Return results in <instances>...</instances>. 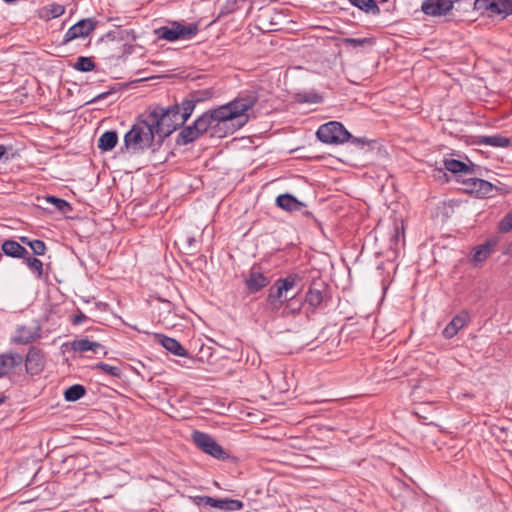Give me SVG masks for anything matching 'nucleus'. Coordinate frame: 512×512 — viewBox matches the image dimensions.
I'll return each mask as SVG.
<instances>
[{
  "mask_svg": "<svg viewBox=\"0 0 512 512\" xmlns=\"http://www.w3.org/2000/svg\"><path fill=\"white\" fill-rule=\"evenodd\" d=\"M258 98L255 93H249L235 98L233 101L209 110L198 117L194 124L201 134L209 129L213 135L217 129L226 128L230 133L242 128L249 120L248 112L256 104Z\"/></svg>",
  "mask_w": 512,
  "mask_h": 512,
  "instance_id": "1",
  "label": "nucleus"
},
{
  "mask_svg": "<svg viewBox=\"0 0 512 512\" xmlns=\"http://www.w3.org/2000/svg\"><path fill=\"white\" fill-rule=\"evenodd\" d=\"M300 281L301 277L295 273L289 274L285 278L277 279L273 286L269 289V293L266 299L270 309L272 311H277L285 304L282 312L283 316L298 314L301 310V304L297 307H294L292 301L294 300L295 295L288 297V293Z\"/></svg>",
  "mask_w": 512,
  "mask_h": 512,
  "instance_id": "2",
  "label": "nucleus"
},
{
  "mask_svg": "<svg viewBox=\"0 0 512 512\" xmlns=\"http://www.w3.org/2000/svg\"><path fill=\"white\" fill-rule=\"evenodd\" d=\"M155 136L153 128L143 114L124 135L121 152L130 156L140 155L152 146Z\"/></svg>",
  "mask_w": 512,
  "mask_h": 512,
  "instance_id": "3",
  "label": "nucleus"
},
{
  "mask_svg": "<svg viewBox=\"0 0 512 512\" xmlns=\"http://www.w3.org/2000/svg\"><path fill=\"white\" fill-rule=\"evenodd\" d=\"M177 109L155 107L144 114L156 136L163 139L171 135L179 126L183 125L177 116Z\"/></svg>",
  "mask_w": 512,
  "mask_h": 512,
  "instance_id": "4",
  "label": "nucleus"
},
{
  "mask_svg": "<svg viewBox=\"0 0 512 512\" xmlns=\"http://www.w3.org/2000/svg\"><path fill=\"white\" fill-rule=\"evenodd\" d=\"M158 39L169 42L176 40H190L198 33V25L191 23L188 25L179 22H173L169 26H163L155 31Z\"/></svg>",
  "mask_w": 512,
  "mask_h": 512,
  "instance_id": "5",
  "label": "nucleus"
},
{
  "mask_svg": "<svg viewBox=\"0 0 512 512\" xmlns=\"http://www.w3.org/2000/svg\"><path fill=\"white\" fill-rule=\"evenodd\" d=\"M317 138L326 144H342L351 138V134L345 127L336 121H331L321 125L317 132Z\"/></svg>",
  "mask_w": 512,
  "mask_h": 512,
  "instance_id": "6",
  "label": "nucleus"
},
{
  "mask_svg": "<svg viewBox=\"0 0 512 512\" xmlns=\"http://www.w3.org/2000/svg\"><path fill=\"white\" fill-rule=\"evenodd\" d=\"M192 439L200 450L216 459L223 460L228 456L224 449L207 433L194 431Z\"/></svg>",
  "mask_w": 512,
  "mask_h": 512,
  "instance_id": "7",
  "label": "nucleus"
},
{
  "mask_svg": "<svg viewBox=\"0 0 512 512\" xmlns=\"http://www.w3.org/2000/svg\"><path fill=\"white\" fill-rule=\"evenodd\" d=\"M474 7L482 13H488L489 16L506 17L512 14V0H478L474 2Z\"/></svg>",
  "mask_w": 512,
  "mask_h": 512,
  "instance_id": "8",
  "label": "nucleus"
},
{
  "mask_svg": "<svg viewBox=\"0 0 512 512\" xmlns=\"http://www.w3.org/2000/svg\"><path fill=\"white\" fill-rule=\"evenodd\" d=\"M453 8L452 0H424L421 11L432 17L444 16Z\"/></svg>",
  "mask_w": 512,
  "mask_h": 512,
  "instance_id": "9",
  "label": "nucleus"
},
{
  "mask_svg": "<svg viewBox=\"0 0 512 512\" xmlns=\"http://www.w3.org/2000/svg\"><path fill=\"white\" fill-rule=\"evenodd\" d=\"M94 29L95 22L92 19H82L68 29L64 36V42L87 37Z\"/></svg>",
  "mask_w": 512,
  "mask_h": 512,
  "instance_id": "10",
  "label": "nucleus"
},
{
  "mask_svg": "<svg viewBox=\"0 0 512 512\" xmlns=\"http://www.w3.org/2000/svg\"><path fill=\"white\" fill-rule=\"evenodd\" d=\"M463 183L467 186L469 193L475 194L477 197L481 198L489 196L494 189L493 184L479 178H467Z\"/></svg>",
  "mask_w": 512,
  "mask_h": 512,
  "instance_id": "11",
  "label": "nucleus"
},
{
  "mask_svg": "<svg viewBox=\"0 0 512 512\" xmlns=\"http://www.w3.org/2000/svg\"><path fill=\"white\" fill-rule=\"evenodd\" d=\"M248 290L252 293L258 292L269 284V279L260 270L253 266L245 280Z\"/></svg>",
  "mask_w": 512,
  "mask_h": 512,
  "instance_id": "12",
  "label": "nucleus"
},
{
  "mask_svg": "<svg viewBox=\"0 0 512 512\" xmlns=\"http://www.w3.org/2000/svg\"><path fill=\"white\" fill-rule=\"evenodd\" d=\"M469 320V314L462 311L457 314L444 328L442 334L446 339L453 338L462 328H464Z\"/></svg>",
  "mask_w": 512,
  "mask_h": 512,
  "instance_id": "13",
  "label": "nucleus"
},
{
  "mask_svg": "<svg viewBox=\"0 0 512 512\" xmlns=\"http://www.w3.org/2000/svg\"><path fill=\"white\" fill-rule=\"evenodd\" d=\"M71 349L74 352L85 353L91 351L95 354H106L104 346L96 341H91L87 338L76 339L71 342Z\"/></svg>",
  "mask_w": 512,
  "mask_h": 512,
  "instance_id": "14",
  "label": "nucleus"
},
{
  "mask_svg": "<svg viewBox=\"0 0 512 512\" xmlns=\"http://www.w3.org/2000/svg\"><path fill=\"white\" fill-rule=\"evenodd\" d=\"M23 362L19 353H7L0 355V378L10 373Z\"/></svg>",
  "mask_w": 512,
  "mask_h": 512,
  "instance_id": "15",
  "label": "nucleus"
},
{
  "mask_svg": "<svg viewBox=\"0 0 512 512\" xmlns=\"http://www.w3.org/2000/svg\"><path fill=\"white\" fill-rule=\"evenodd\" d=\"M43 369V357L39 350L32 348L26 356V370L31 375H37Z\"/></svg>",
  "mask_w": 512,
  "mask_h": 512,
  "instance_id": "16",
  "label": "nucleus"
},
{
  "mask_svg": "<svg viewBox=\"0 0 512 512\" xmlns=\"http://www.w3.org/2000/svg\"><path fill=\"white\" fill-rule=\"evenodd\" d=\"M276 204L286 211H300L305 205L290 194H282L276 198Z\"/></svg>",
  "mask_w": 512,
  "mask_h": 512,
  "instance_id": "17",
  "label": "nucleus"
},
{
  "mask_svg": "<svg viewBox=\"0 0 512 512\" xmlns=\"http://www.w3.org/2000/svg\"><path fill=\"white\" fill-rule=\"evenodd\" d=\"M2 251L5 255L13 258H23L28 255L25 247L14 240H6L2 243Z\"/></svg>",
  "mask_w": 512,
  "mask_h": 512,
  "instance_id": "18",
  "label": "nucleus"
},
{
  "mask_svg": "<svg viewBox=\"0 0 512 512\" xmlns=\"http://www.w3.org/2000/svg\"><path fill=\"white\" fill-rule=\"evenodd\" d=\"M496 243H497L496 240L490 239V240L486 241L484 244L477 246L474 249V252L472 255L473 262L481 263V262L485 261L492 253L493 248L495 247Z\"/></svg>",
  "mask_w": 512,
  "mask_h": 512,
  "instance_id": "19",
  "label": "nucleus"
},
{
  "mask_svg": "<svg viewBox=\"0 0 512 512\" xmlns=\"http://www.w3.org/2000/svg\"><path fill=\"white\" fill-rule=\"evenodd\" d=\"M202 134L198 131V128L193 123L192 125L184 127L178 135L177 143L180 145H186L194 140L198 139Z\"/></svg>",
  "mask_w": 512,
  "mask_h": 512,
  "instance_id": "20",
  "label": "nucleus"
},
{
  "mask_svg": "<svg viewBox=\"0 0 512 512\" xmlns=\"http://www.w3.org/2000/svg\"><path fill=\"white\" fill-rule=\"evenodd\" d=\"M477 144L487 145L492 147H508L511 140L501 135L479 136L476 141Z\"/></svg>",
  "mask_w": 512,
  "mask_h": 512,
  "instance_id": "21",
  "label": "nucleus"
},
{
  "mask_svg": "<svg viewBox=\"0 0 512 512\" xmlns=\"http://www.w3.org/2000/svg\"><path fill=\"white\" fill-rule=\"evenodd\" d=\"M118 142V135L116 131L104 132L98 140V148L102 151L112 150Z\"/></svg>",
  "mask_w": 512,
  "mask_h": 512,
  "instance_id": "22",
  "label": "nucleus"
},
{
  "mask_svg": "<svg viewBox=\"0 0 512 512\" xmlns=\"http://www.w3.org/2000/svg\"><path fill=\"white\" fill-rule=\"evenodd\" d=\"M172 107L177 109V116L179 117V121L184 124L195 109V101L187 99L182 101L180 105H174Z\"/></svg>",
  "mask_w": 512,
  "mask_h": 512,
  "instance_id": "23",
  "label": "nucleus"
},
{
  "mask_svg": "<svg viewBox=\"0 0 512 512\" xmlns=\"http://www.w3.org/2000/svg\"><path fill=\"white\" fill-rule=\"evenodd\" d=\"M212 508L223 511H239L243 508V503L235 499H216L214 498Z\"/></svg>",
  "mask_w": 512,
  "mask_h": 512,
  "instance_id": "24",
  "label": "nucleus"
},
{
  "mask_svg": "<svg viewBox=\"0 0 512 512\" xmlns=\"http://www.w3.org/2000/svg\"><path fill=\"white\" fill-rule=\"evenodd\" d=\"M35 339V333L25 326L18 327L15 335L12 337V342L15 344H28Z\"/></svg>",
  "mask_w": 512,
  "mask_h": 512,
  "instance_id": "25",
  "label": "nucleus"
},
{
  "mask_svg": "<svg viewBox=\"0 0 512 512\" xmlns=\"http://www.w3.org/2000/svg\"><path fill=\"white\" fill-rule=\"evenodd\" d=\"M161 344L163 347L177 356H184L186 354V350L183 346L174 338H170L167 336H162Z\"/></svg>",
  "mask_w": 512,
  "mask_h": 512,
  "instance_id": "26",
  "label": "nucleus"
},
{
  "mask_svg": "<svg viewBox=\"0 0 512 512\" xmlns=\"http://www.w3.org/2000/svg\"><path fill=\"white\" fill-rule=\"evenodd\" d=\"M353 6L359 8L365 13H371L377 15L380 13V9L375 0H348Z\"/></svg>",
  "mask_w": 512,
  "mask_h": 512,
  "instance_id": "27",
  "label": "nucleus"
},
{
  "mask_svg": "<svg viewBox=\"0 0 512 512\" xmlns=\"http://www.w3.org/2000/svg\"><path fill=\"white\" fill-rule=\"evenodd\" d=\"M86 393L84 386L75 384L68 387L64 392V397L67 401L75 402L82 398Z\"/></svg>",
  "mask_w": 512,
  "mask_h": 512,
  "instance_id": "28",
  "label": "nucleus"
},
{
  "mask_svg": "<svg viewBox=\"0 0 512 512\" xmlns=\"http://www.w3.org/2000/svg\"><path fill=\"white\" fill-rule=\"evenodd\" d=\"M24 259V262L26 264V266L29 268V270L36 275L37 278H42L43 276V263L35 258V257H31L28 255H26L25 257H23Z\"/></svg>",
  "mask_w": 512,
  "mask_h": 512,
  "instance_id": "29",
  "label": "nucleus"
},
{
  "mask_svg": "<svg viewBox=\"0 0 512 512\" xmlns=\"http://www.w3.org/2000/svg\"><path fill=\"white\" fill-rule=\"evenodd\" d=\"M444 166L446 170L452 173H467L470 171V168L467 164L456 159H445Z\"/></svg>",
  "mask_w": 512,
  "mask_h": 512,
  "instance_id": "30",
  "label": "nucleus"
},
{
  "mask_svg": "<svg viewBox=\"0 0 512 512\" xmlns=\"http://www.w3.org/2000/svg\"><path fill=\"white\" fill-rule=\"evenodd\" d=\"M305 302L313 308H317L323 302V294L320 290L309 288L305 296Z\"/></svg>",
  "mask_w": 512,
  "mask_h": 512,
  "instance_id": "31",
  "label": "nucleus"
},
{
  "mask_svg": "<svg viewBox=\"0 0 512 512\" xmlns=\"http://www.w3.org/2000/svg\"><path fill=\"white\" fill-rule=\"evenodd\" d=\"M74 68L81 72H89L95 68V63L89 57L80 56L77 58Z\"/></svg>",
  "mask_w": 512,
  "mask_h": 512,
  "instance_id": "32",
  "label": "nucleus"
},
{
  "mask_svg": "<svg viewBox=\"0 0 512 512\" xmlns=\"http://www.w3.org/2000/svg\"><path fill=\"white\" fill-rule=\"evenodd\" d=\"M297 101L299 103H321L322 97L316 92H303L297 94Z\"/></svg>",
  "mask_w": 512,
  "mask_h": 512,
  "instance_id": "33",
  "label": "nucleus"
},
{
  "mask_svg": "<svg viewBox=\"0 0 512 512\" xmlns=\"http://www.w3.org/2000/svg\"><path fill=\"white\" fill-rule=\"evenodd\" d=\"M46 200L53 204L59 211L65 212L67 209H70L69 203L64 199L57 198L55 196H48Z\"/></svg>",
  "mask_w": 512,
  "mask_h": 512,
  "instance_id": "34",
  "label": "nucleus"
},
{
  "mask_svg": "<svg viewBox=\"0 0 512 512\" xmlns=\"http://www.w3.org/2000/svg\"><path fill=\"white\" fill-rule=\"evenodd\" d=\"M47 13L51 18H57L65 13V7L58 3H52L46 7Z\"/></svg>",
  "mask_w": 512,
  "mask_h": 512,
  "instance_id": "35",
  "label": "nucleus"
},
{
  "mask_svg": "<svg viewBox=\"0 0 512 512\" xmlns=\"http://www.w3.org/2000/svg\"><path fill=\"white\" fill-rule=\"evenodd\" d=\"M498 229L502 233H508L512 230V211L505 215L499 222Z\"/></svg>",
  "mask_w": 512,
  "mask_h": 512,
  "instance_id": "36",
  "label": "nucleus"
},
{
  "mask_svg": "<svg viewBox=\"0 0 512 512\" xmlns=\"http://www.w3.org/2000/svg\"><path fill=\"white\" fill-rule=\"evenodd\" d=\"M29 247L33 251L35 255L42 256L46 252V245L42 240H32L31 243H29Z\"/></svg>",
  "mask_w": 512,
  "mask_h": 512,
  "instance_id": "37",
  "label": "nucleus"
},
{
  "mask_svg": "<svg viewBox=\"0 0 512 512\" xmlns=\"http://www.w3.org/2000/svg\"><path fill=\"white\" fill-rule=\"evenodd\" d=\"M344 44L351 46V47H360L364 46L366 44H371L372 40L369 38H345L343 40Z\"/></svg>",
  "mask_w": 512,
  "mask_h": 512,
  "instance_id": "38",
  "label": "nucleus"
},
{
  "mask_svg": "<svg viewBox=\"0 0 512 512\" xmlns=\"http://www.w3.org/2000/svg\"><path fill=\"white\" fill-rule=\"evenodd\" d=\"M97 368L100 369L101 371H103L104 373L109 374L111 376H115V377L120 376V373H121L119 367L112 366V365H109V364L103 363V362L97 364Z\"/></svg>",
  "mask_w": 512,
  "mask_h": 512,
  "instance_id": "39",
  "label": "nucleus"
},
{
  "mask_svg": "<svg viewBox=\"0 0 512 512\" xmlns=\"http://www.w3.org/2000/svg\"><path fill=\"white\" fill-rule=\"evenodd\" d=\"M213 501H214V498L210 497V496H198L195 498V503L197 505H205V506L212 507Z\"/></svg>",
  "mask_w": 512,
  "mask_h": 512,
  "instance_id": "40",
  "label": "nucleus"
},
{
  "mask_svg": "<svg viewBox=\"0 0 512 512\" xmlns=\"http://www.w3.org/2000/svg\"><path fill=\"white\" fill-rule=\"evenodd\" d=\"M349 141H351L353 144H355L357 146H361V147H363L369 143V141L364 137L358 138V137H353L352 135H351V138Z\"/></svg>",
  "mask_w": 512,
  "mask_h": 512,
  "instance_id": "41",
  "label": "nucleus"
},
{
  "mask_svg": "<svg viewBox=\"0 0 512 512\" xmlns=\"http://www.w3.org/2000/svg\"><path fill=\"white\" fill-rule=\"evenodd\" d=\"M87 319L86 315L83 314L82 312H79L78 314H76L73 318H72V323L74 325H79L81 324L82 322H84L85 320Z\"/></svg>",
  "mask_w": 512,
  "mask_h": 512,
  "instance_id": "42",
  "label": "nucleus"
},
{
  "mask_svg": "<svg viewBox=\"0 0 512 512\" xmlns=\"http://www.w3.org/2000/svg\"><path fill=\"white\" fill-rule=\"evenodd\" d=\"M108 93H101L98 96H96L91 102H96L100 99H104L107 96Z\"/></svg>",
  "mask_w": 512,
  "mask_h": 512,
  "instance_id": "43",
  "label": "nucleus"
},
{
  "mask_svg": "<svg viewBox=\"0 0 512 512\" xmlns=\"http://www.w3.org/2000/svg\"><path fill=\"white\" fill-rule=\"evenodd\" d=\"M20 241H21L22 243H24V244L28 245V246H29V243H31V242H32V240H30L28 237H25V236L20 237Z\"/></svg>",
  "mask_w": 512,
  "mask_h": 512,
  "instance_id": "44",
  "label": "nucleus"
},
{
  "mask_svg": "<svg viewBox=\"0 0 512 512\" xmlns=\"http://www.w3.org/2000/svg\"><path fill=\"white\" fill-rule=\"evenodd\" d=\"M7 149L4 145L0 144V158L6 153Z\"/></svg>",
  "mask_w": 512,
  "mask_h": 512,
  "instance_id": "45",
  "label": "nucleus"
},
{
  "mask_svg": "<svg viewBox=\"0 0 512 512\" xmlns=\"http://www.w3.org/2000/svg\"><path fill=\"white\" fill-rule=\"evenodd\" d=\"M399 234H400L399 229H398V228H396V238H398V237H399Z\"/></svg>",
  "mask_w": 512,
  "mask_h": 512,
  "instance_id": "46",
  "label": "nucleus"
},
{
  "mask_svg": "<svg viewBox=\"0 0 512 512\" xmlns=\"http://www.w3.org/2000/svg\"><path fill=\"white\" fill-rule=\"evenodd\" d=\"M2 402H3V399H2V398H0V405L2 404Z\"/></svg>",
  "mask_w": 512,
  "mask_h": 512,
  "instance_id": "47",
  "label": "nucleus"
},
{
  "mask_svg": "<svg viewBox=\"0 0 512 512\" xmlns=\"http://www.w3.org/2000/svg\"><path fill=\"white\" fill-rule=\"evenodd\" d=\"M475 2H478V0H475Z\"/></svg>",
  "mask_w": 512,
  "mask_h": 512,
  "instance_id": "48",
  "label": "nucleus"
}]
</instances>
